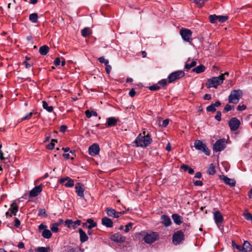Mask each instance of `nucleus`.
Returning a JSON list of instances; mask_svg holds the SVG:
<instances>
[{
	"mask_svg": "<svg viewBox=\"0 0 252 252\" xmlns=\"http://www.w3.org/2000/svg\"><path fill=\"white\" fill-rule=\"evenodd\" d=\"M159 89H160V87L159 86H158V85H152L149 87V89L151 91H157V90H159Z\"/></svg>",
	"mask_w": 252,
	"mask_h": 252,
	"instance_id": "864d4df0",
	"label": "nucleus"
},
{
	"mask_svg": "<svg viewBox=\"0 0 252 252\" xmlns=\"http://www.w3.org/2000/svg\"><path fill=\"white\" fill-rule=\"evenodd\" d=\"M184 239V234L182 231H177L173 235L172 241L175 245H178Z\"/></svg>",
	"mask_w": 252,
	"mask_h": 252,
	"instance_id": "1a4fd4ad",
	"label": "nucleus"
},
{
	"mask_svg": "<svg viewBox=\"0 0 252 252\" xmlns=\"http://www.w3.org/2000/svg\"><path fill=\"white\" fill-rule=\"evenodd\" d=\"M132 225L133 223L131 222L127 223L125 226V229L124 230L125 232L127 233L130 230V228L132 227Z\"/></svg>",
	"mask_w": 252,
	"mask_h": 252,
	"instance_id": "09e8293b",
	"label": "nucleus"
},
{
	"mask_svg": "<svg viewBox=\"0 0 252 252\" xmlns=\"http://www.w3.org/2000/svg\"><path fill=\"white\" fill-rule=\"evenodd\" d=\"M240 125V122L236 118H232L229 122V126L232 131L237 130Z\"/></svg>",
	"mask_w": 252,
	"mask_h": 252,
	"instance_id": "4468645a",
	"label": "nucleus"
},
{
	"mask_svg": "<svg viewBox=\"0 0 252 252\" xmlns=\"http://www.w3.org/2000/svg\"><path fill=\"white\" fill-rule=\"evenodd\" d=\"M75 189L77 195L81 198H83L85 191L84 185L81 183H77L75 185Z\"/></svg>",
	"mask_w": 252,
	"mask_h": 252,
	"instance_id": "f8f14e48",
	"label": "nucleus"
},
{
	"mask_svg": "<svg viewBox=\"0 0 252 252\" xmlns=\"http://www.w3.org/2000/svg\"><path fill=\"white\" fill-rule=\"evenodd\" d=\"M152 142V139L149 134L146 136H143L139 134L134 140V143L137 147H146Z\"/></svg>",
	"mask_w": 252,
	"mask_h": 252,
	"instance_id": "f257e3e1",
	"label": "nucleus"
},
{
	"mask_svg": "<svg viewBox=\"0 0 252 252\" xmlns=\"http://www.w3.org/2000/svg\"><path fill=\"white\" fill-rule=\"evenodd\" d=\"M206 110L208 112H214L216 111V108L213 103H212L211 105L207 107Z\"/></svg>",
	"mask_w": 252,
	"mask_h": 252,
	"instance_id": "49530a36",
	"label": "nucleus"
},
{
	"mask_svg": "<svg viewBox=\"0 0 252 252\" xmlns=\"http://www.w3.org/2000/svg\"><path fill=\"white\" fill-rule=\"evenodd\" d=\"M55 142H57V140L52 139L51 142L47 145L46 148L49 150L53 149L55 147Z\"/></svg>",
	"mask_w": 252,
	"mask_h": 252,
	"instance_id": "ea45409f",
	"label": "nucleus"
},
{
	"mask_svg": "<svg viewBox=\"0 0 252 252\" xmlns=\"http://www.w3.org/2000/svg\"><path fill=\"white\" fill-rule=\"evenodd\" d=\"M180 34L184 41L191 42L192 32L190 30L188 29H182L180 31Z\"/></svg>",
	"mask_w": 252,
	"mask_h": 252,
	"instance_id": "0eeeda50",
	"label": "nucleus"
},
{
	"mask_svg": "<svg viewBox=\"0 0 252 252\" xmlns=\"http://www.w3.org/2000/svg\"><path fill=\"white\" fill-rule=\"evenodd\" d=\"M41 235L44 238L49 239L52 236V233L50 230L47 228L42 231Z\"/></svg>",
	"mask_w": 252,
	"mask_h": 252,
	"instance_id": "a878e982",
	"label": "nucleus"
},
{
	"mask_svg": "<svg viewBox=\"0 0 252 252\" xmlns=\"http://www.w3.org/2000/svg\"><path fill=\"white\" fill-rule=\"evenodd\" d=\"M162 223L165 226H168L171 223V220L170 218L166 215H162L161 217Z\"/></svg>",
	"mask_w": 252,
	"mask_h": 252,
	"instance_id": "4be33fe9",
	"label": "nucleus"
},
{
	"mask_svg": "<svg viewBox=\"0 0 252 252\" xmlns=\"http://www.w3.org/2000/svg\"><path fill=\"white\" fill-rule=\"evenodd\" d=\"M169 123L168 119L164 120L162 123V126L163 127H166Z\"/></svg>",
	"mask_w": 252,
	"mask_h": 252,
	"instance_id": "e2e57ef3",
	"label": "nucleus"
},
{
	"mask_svg": "<svg viewBox=\"0 0 252 252\" xmlns=\"http://www.w3.org/2000/svg\"><path fill=\"white\" fill-rule=\"evenodd\" d=\"M181 167L185 171H188L189 168V167L186 164H182Z\"/></svg>",
	"mask_w": 252,
	"mask_h": 252,
	"instance_id": "0e129e2a",
	"label": "nucleus"
},
{
	"mask_svg": "<svg viewBox=\"0 0 252 252\" xmlns=\"http://www.w3.org/2000/svg\"><path fill=\"white\" fill-rule=\"evenodd\" d=\"M220 178L223 181L225 184L229 185L230 187H234L235 186L236 182L234 179L229 178L224 175L220 176Z\"/></svg>",
	"mask_w": 252,
	"mask_h": 252,
	"instance_id": "a211bd4d",
	"label": "nucleus"
},
{
	"mask_svg": "<svg viewBox=\"0 0 252 252\" xmlns=\"http://www.w3.org/2000/svg\"><path fill=\"white\" fill-rule=\"evenodd\" d=\"M66 179L67 182L64 184V186L66 188H71L73 187L74 185L73 180L69 177H66Z\"/></svg>",
	"mask_w": 252,
	"mask_h": 252,
	"instance_id": "c756f323",
	"label": "nucleus"
},
{
	"mask_svg": "<svg viewBox=\"0 0 252 252\" xmlns=\"http://www.w3.org/2000/svg\"><path fill=\"white\" fill-rule=\"evenodd\" d=\"M135 94L136 92L133 89H131L129 92V95L131 97H133L135 95Z\"/></svg>",
	"mask_w": 252,
	"mask_h": 252,
	"instance_id": "338daca9",
	"label": "nucleus"
},
{
	"mask_svg": "<svg viewBox=\"0 0 252 252\" xmlns=\"http://www.w3.org/2000/svg\"><path fill=\"white\" fill-rule=\"evenodd\" d=\"M158 84L160 85L161 86L164 87L167 84V80L162 79L158 81Z\"/></svg>",
	"mask_w": 252,
	"mask_h": 252,
	"instance_id": "5fc2aeb1",
	"label": "nucleus"
},
{
	"mask_svg": "<svg viewBox=\"0 0 252 252\" xmlns=\"http://www.w3.org/2000/svg\"><path fill=\"white\" fill-rule=\"evenodd\" d=\"M194 147L196 150L202 151L207 156L210 154V151L206 145L199 140H196L194 141Z\"/></svg>",
	"mask_w": 252,
	"mask_h": 252,
	"instance_id": "20e7f679",
	"label": "nucleus"
},
{
	"mask_svg": "<svg viewBox=\"0 0 252 252\" xmlns=\"http://www.w3.org/2000/svg\"><path fill=\"white\" fill-rule=\"evenodd\" d=\"M65 225L69 228H71L73 221L71 220H66L65 221Z\"/></svg>",
	"mask_w": 252,
	"mask_h": 252,
	"instance_id": "8fccbe9b",
	"label": "nucleus"
},
{
	"mask_svg": "<svg viewBox=\"0 0 252 252\" xmlns=\"http://www.w3.org/2000/svg\"><path fill=\"white\" fill-rule=\"evenodd\" d=\"M42 106L48 112H51L53 110V107L52 106H48L47 102L45 101H42Z\"/></svg>",
	"mask_w": 252,
	"mask_h": 252,
	"instance_id": "cd10ccee",
	"label": "nucleus"
},
{
	"mask_svg": "<svg viewBox=\"0 0 252 252\" xmlns=\"http://www.w3.org/2000/svg\"><path fill=\"white\" fill-rule=\"evenodd\" d=\"M79 233L80 234V240L82 243L87 241L88 239L86 233L81 228L79 229Z\"/></svg>",
	"mask_w": 252,
	"mask_h": 252,
	"instance_id": "5701e85b",
	"label": "nucleus"
},
{
	"mask_svg": "<svg viewBox=\"0 0 252 252\" xmlns=\"http://www.w3.org/2000/svg\"><path fill=\"white\" fill-rule=\"evenodd\" d=\"M33 115L32 112H30L25 115L23 118H22V120H26L30 119Z\"/></svg>",
	"mask_w": 252,
	"mask_h": 252,
	"instance_id": "3c124183",
	"label": "nucleus"
},
{
	"mask_svg": "<svg viewBox=\"0 0 252 252\" xmlns=\"http://www.w3.org/2000/svg\"><path fill=\"white\" fill-rule=\"evenodd\" d=\"M209 20L211 23H215L218 21L217 19V15H211L209 16Z\"/></svg>",
	"mask_w": 252,
	"mask_h": 252,
	"instance_id": "c03bdc74",
	"label": "nucleus"
},
{
	"mask_svg": "<svg viewBox=\"0 0 252 252\" xmlns=\"http://www.w3.org/2000/svg\"><path fill=\"white\" fill-rule=\"evenodd\" d=\"M119 120L114 117H111L107 118L106 125L107 127H112L115 126Z\"/></svg>",
	"mask_w": 252,
	"mask_h": 252,
	"instance_id": "6ab92c4d",
	"label": "nucleus"
},
{
	"mask_svg": "<svg viewBox=\"0 0 252 252\" xmlns=\"http://www.w3.org/2000/svg\"><path fill=\"white\" fill-rule=\"evenodd\" d=\"M207 0H194V3L198 7H201Z\"/></svg>",
	"mask_w": 252,
	"mask_h": 252,
	"instance_id": "c9c22d12",
	"label": "nucleus"
},
{
	"mask_svg": "<svg viewBox=\"0 0 252 252\" xmlns=\"http://www.w3.org/2000/svg\"><path fill=\"white\" fill-rule=\"evenodd\" d=\"M80 224H81V220H76L75 221H73L72 224L71 226V228L75 229L78 226H79Z\"/></svg>",
	"mask_w": 252,
	"mask_h": 252,
	"instance_id": "79ce46f5",
	"label": "nucleus"
},
{
	"mask_svg": "<svg viewBox=\"0 0 252 252\" xmlns=\"http://www.w3.org/2000/svg\"><path fill=\"white\" fill-rule=\"evenodd\" d=\"M85 114H86V117L88 118H91L92 116H95V117H96L97 116V114L96 112L94 111H92L91 112L89 110H87L85 111Z\"/></svg>",
	"mask_w": 252,
	"mask_h": 252,
	"instance_id": "473e14b6",
	"label": "nucleus"
},
{
	"mask_svg": "<svg viewBox=\"0 0 252 252\" xmlns=\"http://www.w3.org/2000/svg\"><path fill=\"white\" fill-rule=\"evenodd\" d=\"M38 216L39 217H46L47 214L44 209H40L38 210Z\"/></svg>",
	"mask_w": 252,
	"mask_h": 252,
	"instance_id": "e433bc0d",
	"label": "nucleus"
},
{
	"mask_svg": "<svg viewBox=\"0 0 252 252\" xmlns=\"http://www.w3.org/2000/svg\"><path fill=\"white\" fill-rule=\"evenodd\" d=\"M226 147V140L225 139H220L217 140L213 146V150L215 152H220L224 150Z\"/></svg>",
	"mask_w": 252,
	"mask_h": 252,
	"instance_id": "39448f33",
	"label": "nucleus"
},
{
	"mask_svg": "<svg viewBox=\"0 0 252 252\" xmlns=\"http://www.w3.org/2000/svg\"><path fill=\"white\" fill-rule=\"evenodd\" d=\"M61 61L59 58H57L54 61V64L56 66H58L60 64Z\"/></svg>",
	"mask_w": 252,
	"mask_h": 252,
	"instance_id": "69168bd1",
	"label": "nucleus"
},
{
	"mask_svg": "<svg viewBox=\"0 0 252 252\" xmlns=\"http://www.w3.org/2000/svg\"><path fill=\"white\" fill-rule=\"evenodd\" d=\"M66 129L67 126H66L62 125L61 126L60 130L61 132H64L66 131Z\"/></svg>",
	"mask_w": 252,
	"mask_h": 252,
	"instance_id": "774afa93",
	"label": "nucleus"
},
{
	"mask_svg": "<svg viewBox=\"0 0 252 252\" xmlns=\"http://www.w3.org/2000/svg\"><path fill=\"white\" fill-rule=\"evenodd\" d=\"M205 68L204 65L200 64V65L197 66V67H194L192 69V71L197 73H201V72H203V71H204Z\"/></svg>",
	"mask_w": 252,
	"mask_h": 252,
	"instance_id": "c85d7f7f",
	"label": "nucleus"
},
{
	"mask_svg": "<svg viewBox=\"0 0 252 252\" xmlns=\"http://www.w3.org/2000/svg\"><path fill=\"white\" fill-rule=\"evenodd\" d=\"M207 172L209 175H214L216 173L215 167L213 163L210 165Z\"/></svg>",
	"mask_w": 252,
	"mask_h": 252,
	"instance_id": "2f4dec72",
	"label": "nucleus"
},
{
	"mask_svg": "<svg viewBox=\"0 0 252 252\" xmlns=\"http://www.w3.org/2000/svg\"><path fill=\"white\" fill-rule=\"evenodd\" d=\"M80 250H81L80 249L70 247L67 248L66 252H79Z\"/></svg>",
	"mask_w": 252,
	"mask_h": 252,
	"instance_id": "37998d69",
	"label": "nucleus"
},
{
	"mask_svg": "<svg viewBox=\"0 0 252 252\" xmlns=\"http://www.w3.org/2000/svg\"><path fill=\"white\" fill-rule=\"evenodd\" d=\"M59 225V223H53L51 225V230L53 232H58L59 231V228H58V226Z\"/></svg>",
	"mask_w": 252,
	"mask_h": 252,
	"instance_id": "4c0bfd02",
	"label": "nucleus"
},
{
	"mask_svg": "<svg viewBox=\"0 0 252 252\" xmlns=\"http://www.w3.org/2000/svg\"><path fill=\"white\" fill-rule=\"evenodd\" d=\"M36 252H50L49 247H39L35 250Z\"/></svg>",
	"mask_w": 252,
	"mask_h": 252,
	"instance_id": "f704fd0d",
	"label": "nucleus"
},
{
	"mask_svg": "<svg viewBox=\"0 0 252 252\" xmlns=\"http://www.w3.org/2000/svg\"><path fill=\"white\" fill-rule=\"evenodd\" d=\"M20 221L17 218H15L14 220V226L16 227H18L20 225Z\"/></svg>",
	"mask_w": 252,
	"mask_h": 252,
	"instance_id": "bf43d9fd",
	"label": "nucleus"
},
{
	"mask_svg": "<svg viewBox=\"0 0 252 252\" xmlns=\"http://www.w3.org/2000/svg\"><path fill=\"white\" fill-rule=\"evenodd\" d=\"M172 218L175 223L176 224L179 225L181 224V217L177 214H174L172 215Z\"/></svg>",
	"mask_w": 252,
	"mask_h": 252,
	"instance_id": "b1692460",
	"label": "nucleus"
},
{
	"mask_svg": "<svg viewBox=\"0 0 252 252\" xmlns=\"http://www.w3.org/2000/svg\"><path fill=\"white\" fill-rule=\"evenodd\" d=\"M217 19L219 22L223 23L227 20L228 17L226 16H217Z\"/></svg>",
	"mask_w": 252,
	"mask_h": 252,
	"instance_id": "a19ab883",
	"label": "nucleus"
},
{
	"mask_svg": "<svg viewBox=\"0 0 252 252\" xmlns=\"http://www.w3.org/2000/svg\"><path fill=\"white\" fill-rule=\"evenodd\" d=\"M105 211L108 216L114 218H118L125 213L124 212H117L112 208H106Z\"/></svg>",
	"mask_w": 252,
	"mask_h": 252,
	"instance_id": "9b49d317",
	"label": "nucleus"
},
{
	"mask_svg": "<svg viewBox=\"0 0 252 252\" xmlns=\"http://www.w3.org/2000/svg\"><path fill=\"white\" fill-rule=\"evenodd\" d=\"M221 112L220 111H218L217 112V114L215 116V119L218 121H220L221 120Z\"/></svg>",
	"mask_w": 252,
	"mask_h": 252,
	"instance_id": "13d9d810",
	"label": "nucleus"
},
{
	"mask_svg": "<svg viewBox=\"0 0 252 252\" xmlns=\"http://www.w3.org/2000/svg\"><path fill=\"white\" fill-rule=\"evenodd\" d=\"M232 109V107L231 105L229 104H226L224 108V111L225 112H228L230 110H231Z\"/></svg>",
	"mask_w": 252,
	"mask_h": 252,
	"instance_id": "680f3d73",
	"label": "nucleus"
},
{
	"mask_svg": "<svg viewBox=\"0 0 252 252\" xmlns=\"http://www.w3.org/2000/svg\"><path fill=\"white\" fill-rule=\"evenodd\" d=\"M102 224L107 227H112L113 226V222L110 219L107 217H104L101 220Z\"/></svg>",
	"mask_w": 252,
	"mask_h": 252,
	"instance_id": "412c9836",
	"label": "nucleus"
},
{
	"mask_svg": "<svg viewBox=\"0 0 252 252\" xmlns=\"http://www.w3.org/2000/svg\"><path fill=\"white\" fill-rule=\"evenodd\" d=\"M42 189L41 185L36 186L30 191L29 196L32 197H36L41 192Z\"/></svg>",
	"mask_w": 252,
	"mask_h": 252,
	"instance_id": "dca6fc26",
	"label": "nucleus"
},
{
	"mask_svg": "<svg viewBox=\"0 0 252 252\" xmlns=\"http://www.w3.org/2000/svg\"><path fill=\"white\" fill-rule=\"evenodd\" d=\"M224 79L223 75H220L218 77H212L209 79L206 83V86L208 88H217L219 85L222 84Z\"/></svg>",
	"mask_w": 252,
	"mask_h": 252,
	"instance_id": "f03ea898",
	"label": "nucleus"
},
{
	"mask_svg": "<svg viewBox=\"0 0 252 252\" xmlns=\"http://www.w3.org/2000/svg\"><path fill=\"white\" fill-rule=\"evenodd\" d=\"M18 210V206L15 203L10 205L8 211L6 213L5 216L7 218L12 217V215L15 216Z\"/></svg>",
	"mask_w": 252,
	"mask_h": 252,
	"instance_id": "9d476101",
	"label": "nucleus"
},
{
	"mask_svg": "<svg viewBox=\"0 0 252 252\" xmlns=\"http://www.w3.org/2000/svg\"><path fill=\"white\" fill-rule=\"evenodd\" d=\"M196 64V62L195 61H192L190 64H189L188 63H186L185 64V68L187 69H189L194 67V66H195Z\"/></svg>",
	"mask_w": 252,
	"mask_h": 252,
	"instance_id": "58836bf2",
	"label": "nucleus"
},
{
	"mask_svg": "<svg viewBox=\"0 0 252 252\" xmlns=\"http://www.w3.org/2000/svg\"><path fill=\"white\" fill-rule=\"evenodd\" d=\"M111 239L116 242L122 243L125 241L126 237L119 233H116L112 235Z\"/></svg>",
	"mask_w": 252,
	"mask_h": 252,
	"instance_id": "f3484780",
	"label": "nucleus"
},
{
	"mask_svg": "<svg viewBox=\"0 0 252 252\" xmlns=\"http://www.w3.org/2000/svg\"><path fill=\"white\" fill-rule=\"evenodd\" d=\"M100 151V148L98 144L94 143L90 146L88 149V152L90 155L95 156L97 155Z\"/></svg>",
	"mask_w": 252,
	"mask_h": 252,
	"instance_id": "ddd939ff",
	"label": "nucleus"
},
{
	"mask_svg": "<svg viewBox=\"0 0 252 252\" xmlns=\"http://www.w3.org/2000/svg\"><path fill=\"white\" fill-rule=\"evenodd\" d=\"M242 252H252V246L248 241H245L242 247Z\"/></svg>",
	"mask_w": 252,
	"mask_h": 252,
	"instance_id": "aec40b11",
	"label": "nucleus"
},
{
	"mask_svg": "<svg viewBox=\"0 0 252 252\" xmlns=\"http://www.w3.org/2000/svg\"><path fill=\"white\" fill-rule=\"evenodd\" d=\"M105 71L107 74H109L111 70L112 67L110 65H109L108 63L107 64V65H105Z\"/></svg>",
	"mask_w": 252,
	"mask_h": 252,
	"instance_id": "6e6d98bb",
	"label": "nucleus"
},
{
	"mask_svg": "<svg viewBox=\"0 0 252 252\" xmlns=\"http://www.w3.org/2000/svg\"><path fill=\"white\" fill-rule=\"evenodd\" d=\"M87 222L89 223V225L87 226V228L88 229H92L93 227H94L96 226V223L92 219H88L87 220Z\"/></svg>",
	"mask_w": 252,
	"mask_h": 252,
	"instance_id": "7c9ffc66",
	"label": "nucleus"
},
{
	"mask_svg": "<svg viewBox=\"0 0 252 252\" xmlns=\"http://www.w3.org/2000/svg\"><path fill=\"white\" fill-rule=\"evenodd\" d=\"M49 48L47 45H43L39 48V52L41 55L45 56L49 52Z\"/></svg>",
	"mask_w": 252,
	"mask_h": 252,
	"instance_id": "393cba45",
	"label": "nucleus"
},
{
	"mask_svg": "<svg viewBox=\"0 0 252 252\" xmlns=\"http://www.w3.org/2000/svg\"><path fill=\"white\" fill-rule=\"evenodd\" d=\"M82 35L86 37L91 34L90 30L89 28H85L81 31Z\"/></svg>",
	"mask_w": 252,
	"mask_h": 252,
	"instance_id": "72a5a7b5",
	"label": "nucleus"
},
{
	"mask_svg": "<svg viewBox=\"0 0 252 252\" xmlns=\"http://www.w3.org/2000/svg\"><path fill=\"white\" fill-rule=\"evenodd\" d=\"M245 218L248 220H252V214L247 213L244 214Z\"/></svg>",
	"mask_w": 252,
	"mask_h": 252,
	"instance_id": "603ef678",
	"label": "nucleus"
},
{
	"mask_svg": "<svg viewBox=\"0 0 252 252\" xmlns=\"http://www.w3.org/2000/svg\"><path fill=\"white\" fill-rule=\"evenodd\" d=\"M246 109V106L245 105H239L237 108V110L238 111H243Z\"/></svg>",
	"mask_w": 252,
	"mask_h": 252,
	"instance_id": "052dcab7",
	"label": "nucleus"
},
{
	"mask_svg": "<svg viewBox=\"0 0 252 252\" xmlns=\"http://www.w3.org/2000/svg\"><path fill=\"white\" fill-rule=\"evenodd\" d=\"M232 247L242 252V246L237 244L234 241H232Z\"/></svg>",
	"mask_w": 252,
	"mask_h": 252,
	"instance_id": "a18cd8bd",
	"label": "nucleus"
},
{
	"mask_svg": "<svg viewBox=\"0 0 252 252\" xmlns=\"http://www.w3.org/2000/svg\"><path fill=\"white\" fill-rule=\"evenodd\" d=\"M29 20L32 23H36L38 21V15L36 13H33L29 15Z\"/></svg>",
	"mask_w": 252,
	"mask_h": 252,
	"instance_id": "bb28decb",
	"label": "nucleus"
},
{
	"mask_svg": "<svg viewBox=\"0 0 252 252\" xmlns=\"http://www.w3.org/2000/svg\"><path fill=\"white\" fill-rule=\"evenodd\" d=\"M158 235L156 232L146 233L143 237V240L147 244L154 243L158 238Z\"/></svg>",
	"mask_w": 252,
	"mask_h": 252,
	"instance_id": "6e6552de",
	"label": "nucleus"
},
{
	"mask_svg": "<svg viewBox=\"0 0 252 252\" xmlns=\"http://www.w3.org/2000/svg\"><path fill=\"white\" fill-rule=\"evenodd\" d=\"M214 219L216 224L219 226L223 220V218L219 211H216L213 213Z\"/></svg>",
	"mask_w": 252,
	"mask_h": 252,
	"instance_id": "2eb2a0df",
	"label": "nucleus"
},
{
	"mask_svg": "<svg viewBox=\"0 0 252 252\" xmlns=\"http://www.w3.org/2000/svg\"><path fill=\"white\" fill-rule=\"evenodd\" d=\"M185 75V72L182 70H178L170 74L168 77L169 83H172L175 80L183 77Z\"/></svg>",
	"mask_w": 252,
	"mask_h": 252,
	"instance_id": "423d86ee",
	"label": "nucleus"
},
{
	"mask_svg": "<svg viewBox=\"0 0 252 252\" xmlns=\"http://www.w3.org/2000/svg\"><path fill=\"white\" fill-rule=\"evenodd\" d=\"M242 95V92L240 90H233L228 96L229 103H237Z\"/></svg>",
	"mask_w": 252,
	"mask_h": 252,
	"instance_id": "7ed1b4c3",
	"label": "nucleus"
},
{
	"mask_svg": "<svg viewBox=\"0 0 252 252\" xmlns=\"http://www.w3.org/2000/svg\"><path fill=\"white\" fill-rule=\"evenodd\" d=\"M99 62L101 63H104L105 65H107V64L109 63V60L107 59H105L103 57H99L98 59Z\"/></svg>",
	"mask_w": 252,
	"mask_h": 252,
	"instance_id": "de8ad7c7",
	"label": "nucleus"
},
{
	"mask_svg": "<svg viewBox=\"0 0 252 252\" xmlns=\"http://www.w3.org/2000/svg\"><path fill=\"white\" fill-rule=\"evenodd\" d=\"M47 228V225H44L43 224H40L39 226H38V229L40 231H43L44 230H45Z\"/></svg>",
	"mask_w": 252,
	"mask_h": 252,
	"instance_id": "4d7b16f0",
	"label": "nucleus"
}]
</instances>
